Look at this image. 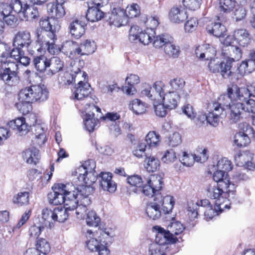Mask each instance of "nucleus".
Segmentation results:
<instances>
[{
	"instance_id": "obj_1",
	"label": "nucleus",
	"mask_w": 255,
	"mask_h": 255,
	"mask_svg": "<svg viewBox=\"0 0 255 255\" xmlns=\"http://www.w3.org/2000/svg\"><path fill=\"white\" fill-rule=\"evenodd\" d=\"M75 188L72 183L55 184L52 187L53 191L48 193L47 196L49 203L53 205L64 203L65 206H68V208L76 207V194L74 192L72 193V191Z\"/></svg>"
},
{
	"instance_id": "obj_2",
	"label": "nucleus",
	"mask_w": 255,
	"mask_h": 255,
	"mask_svg": "<svg viewBox=\"0 0 255 255\" xmlns=\"http://www.w3.org/2000/svg\"><path fill=\"white\" fill-rule=\"evenodd\" d=\"M231 188L226 186L223 182L209 184L206 189L207 196L211 199H215L217 206H223L229 201L234 199L235 189L232 191Z\"/></svg>"
},
{
	"instance_id": "obj_3",
	"label": "nucleus",
	"mask_w": 255,
	"mask_h": 255,
	"mask_svg": "<svg viewBox=\"0 0 255 255\" xmlns=\"http://www.w3.org/2000/svg\"><path fill=\"white\" fill-rule=\"evenodd\" d=\"M47 89L39 85H32L21 89L18 94L19 100L28 102H43L48 98Z\"/></svg>"
},
{
	"instance_id": "obj_4",
	"label": "nucleus",
	"mask_w": 255,
	"mask_h": 255,
	"mask_svg": "<svg viewBox=\"0 0 255 255\" xmlns=\"http://www.w3.org/2000/svg\"><path fill=\"white\" fill-rule=\"evenodd\" d=\"M96 164L93 160H89L75 169V175L81 184H93L97 180V173L95 171Z\"/></svg>"
},
{
	"instance_id": "obj_5",
	"label": "nucleus",
	"mask_w": 255,
	"mask_h": 255,
	"mask_svg": "<svg viewBox=\"0 0 255 255\" xmlns=\"http://www.w3.org/2000/svg\"><path fill=\"white\" fill-rule=\"evenodd\" d=\"M253 87H238L236 85L228 88V92L231 99L234 102L245 103L251 96L255 97V90L253 92Z\"/></svg>"
},
{
	"instance_id": "obj_6",
	"label": "nucleus",
	"mask_w": 255,
	"mask_h": 255,
	"mask_svg": "<svg viewBox=\"0 0 255 255\" xmlns=\"http://www.w3.org/2000/svg\"><path fill=\"white\" fill-rule=\"evenodd\" d=\"M29 124L26 123L25 119L23 117L17 118L10 121L8 126L12 129L17 131L20 135L26 134L29 130L30 128L37 124V118L34 114L29 115Z\"/></svg>"
},
{
	"instance_id": "obj_7",
	"label": "nucleus",
	"mask_w": 255,
	"mask_h": 255,
	"mask_svg": "<svg viewBox=\"0 0 255 255\" xmlns=\"http://www.w3.org/2000/svg\"><path fill=\"white\" fill-rule=\"evenodd\" d=\"M233 61V58H229L225 61L216 63L215 59H212L208 64V68L211 72L219 73L224 78H228L233 73L232 69Z\"/></svg>"
},
{
	"instance_id": "obj_8",
	"label": "nucleus",
	"mask_w": 255,
	"mask_h": 255,
	"mask_svg": "<svg viewBox=\"0 0 255 255\" xmlns=\"http://www.w3.org/2000/svg\"><path fill=\"white\" fill-rule=\"evenodd\" d=\"M0 67L3 70L0 79L8 85H13L18 83L19 77L16 72L17 66L14 62L8 63Z\"/></svg>"
},
{
	"instance_id": "obj_9",
	"label": "nucleus",
	"mask_w": 255,
	"mask_h": 255,
	"mask_svg": "<svg viewBox=\"0 0 255 255\" xmlns=\"http://www.w3.org/2000/svg\"><path fill=\"white\" fill-rule=\"evenodd\" d=\"M36 42L39 44L37 48H35V52H40L45 46L50 44V41L56 40V36L54 31H45L42 29H36L35 32Z\"/></svg>"
},
{
	"instance_id": "obj_10",
	"label": "nucleus",
	"mask_w": 255,
	"mask_h": 255,
	"mask_svg": "<svg viewBox=\"0 0 255 255\" xmlns=\"http://www.w3.org/2000/svg\"><path fill=\"white\" fill-rule=\"evenodd\" d=\"M31 42L30 33L27 30L20 31L15 35L13 40V45L19 48L26 47L29 53L34 55L35 54V50L30 47Z\"/></svg>"
},
{
	"instance_id": "obj_11",
	"label": "nucleus",
	"mask_w": 255,
	"mask_h": 255,
	"mask_svg": "<svg viewBox=\"0 0 255 255\" xmlns=\"http://www.w3.org/2000/svg\"><path fill=\"white\" fill-rule=\"evenodd\" d=\"M74 182L77 187L73 185L75 188L73 189L72 193L74 192L76 200H78V201L80 200L81 202L85 204H90L91 201L89 198V196L93 191V188L91 187L92 184H86V185L81 184V182L78 183L76 180Z\"/></svg>"
},
{
	"instance_id": "obj_12",
	"label": "nucleus",
	"mask_w": 255,
	"mask_h": 255,
	"mask_svg": "<svg viewBox=\"0 0 255 255\" xmlns=\"http://www.w3.org/2000/svg\"><path fill=\"white\" fill-rule=\"evenodd\" d=\"M201 207L204 208L203 211L204 216L207 220L213 219L215 216L218 215L223 211L224 208L229 209L230 206L226 203L223 206H217L215 203L214 208L208 199H202L200 200Z\"/></svg>"
},
{
	"instance_id": "obj_13",
	"label": "nucleus",
	"mask_w": 255,
	"mask_h": 255,
	"mask_svg": "<svg viewBox=\"0 0 255 255\" xmlns=\"http://www.w3.org/2000/svg\"><path fill=\"white\" fill-rule=\"evenodd\" d=\"M87 233V241L86 242V246L88 249L92 252H95L100 246V244L103 243H106L107 240L105 239H108L110 238V233L105 231H101L100 232V236L98 238H93V232L90 230H88Z\"/></svg>"
},
{
	"instance_id": "obj_14",
	"label": "nucleus",
	"mask_w": 255,
	"mask_h": 255,
	"mask_svg": "<svg viewBox=\"0 0 255 255\" xmlns=\"http://www.w3.org/2000/svg\"><path fill=\"white\" fill-rule=\"evenodd\" d=\"M228 109L229 118L232 123L238 122L246 115L244 103L232 102Z\"/></svg>"
},
{
	"instance_id": "obj_15",
	"label": "nucleus",
	"mask_w": 255,
	"mask_h": 255,
	"mask_svg": "<svg viewBox=\"0 0 255 255\" xmlns=\"http://www.w3.org/2000/svg\"><path fill=\"white\" fill-rule=\"evenodd\" d=\"M163 83L161 81H156L152 87H149L141 92L142 95L147 97L151 100H160L163 96Z\"/></svg>"
},
{
	"instance_id": "obj_16",
	"label": "nucleus",
	"mask_w": 255,
	"mask_h": 255,
	"mask_svg": "<svg viewBox=\"0 0 255 255\" xmlns=\"http://www.w3.org/2000/svg\"><path fill=\"white\" fill-rule=\"evenodd\" d=\"M99 180L100 186L104 191L114 192L117 189L115 182L112 180V174L110 172H101L97 176V180Z\"/></svg>"
},
{
	"instance_id": "obj_17",
	"label": "nucleus",
	"mask_w": 255,
	"mask_h": 255,
	"mask_svg": "<svg viewBox=\"0 0 255 255\" xmlns=\"http://www.w3.org/2000/svg\"><path fill=\"white\" fill-rule=\"evenodd\" d=\"M218 22H216L208 25L206 29L209 33L213 34L214 36L220 37L224 36L227 30L223 22L226 21V18L222 16H218Z\"/></svg>"
},
{
	"instance_id": "obj_18",
	"label": "nucleus",
	"mask_w": 255,
	"mask_h": 255,
	"mask_svg": "<svg viewBox=\"0 0 255 255\" xmlns=\"http://www.w3.org/2000/svg\"><path fill=\"white\" fill-rule=\"evenodd\" d=\"M110 22L117 26L124 24L127 20L126 13L124 8L120 7H115V5L112 9V12L109 17Z\"/></svg>"
},
{
	"instance_id": "obj_19",
	"label": "nucleus",
	"mask_w": 255,
	"mask_h": 255,
	"mask_svg": "<svg viewBox=\"0 0 255 255\" xmlns=\"http://www.w3.org/2000/svg\"><path fill=\"white\" fill-rule=\"evenodd\" d=\"M169 84L172 91L180 94L181 97L186 100L189 97L188 93L184 89L185 81L181 78L176 77L173 78L169 82Z\"/></svg>"
},
{
	"instance_id": "obj_20",
	"label": "nucleus",
	"mask_w": 255,
	"mask_h": 255,
	"mask_svg": "<svg viewBox=\"0 0 255 255\" xmlns=\"http://www.w3.org/2000/svg\"><path fill=\"white\" fill-rule=\"evenodd\" d=\"M22 157L26 163L36 165L40 158V152L36 147H31L22 151Z\"/></svg>"
},
{
	"instance_id": "obj_21",
	"label": "nucleus",
	"mask_w": 255,
	"mask_h": 255,
	"mask_svg": "<svg viewBox=\"0 0 255 255\" xmlns=\"http://www.w3.org/2000/svg\"><path fill=\"white\" fill-rule=\"evenodd\" d=\"M90 85L87 83L80 80L78 82V87L76 88L74 93V99L82 100L84 99H91L88 97L90 93Z\"/></svg>"
},
{
	"instance_id": "obj_22",
	"label": "nucleus",
	"mask_w": 255,
	"mask_h": 255,
	"mask_svg": "<svg viewBox=\"0 0 255 255\" xmlns=\"http://www.w3.org/2000/svg\"><path fill=\"white\" fill-rule=\"evenodd\" d=\"M215 50L209 44H205L198 46L195 50V54L197 57L207 60H211L215 55Z\"/></svg>"
},
{
	"instance_id": "obj_23",
	"label": "nucleus",
	"mask_w": 255,
	"mask_h": 255,
	"mask_svg": "<svg viewBox=\"0 0 255 255\" xmlns=\"http://www.w3.org/2000/svg\"><path fill=\"white\" fill-rule=\"evenodd\" d=\"M180 98H183L180 94L169 91L164 94L161 99L165 107L169 110H172L177 106Z\"/></svg>"
},
{
	"instance_id": "obj_24",
	"label": "nucleus",
	"mask_w": 255,
	"mask_h": 255,
	"mask_svg": "<svg viewBox=\"0 0 255 255\" xmlns=\"http://www.w3.org/2000/svg\"><path fill=\"white\" fill-rule=\"evenodd\" d=\"M64 62L58 57H53L48 60V69L46 70V75L49 77L63 69Z\"/></svg>"
},
{
	"instance_id": "obj_25",
	"label": "nucleus",
	"mask_w": 255,
	"mask_h": 255,
	"mask_svg": "<svg viewBox=\"0 0 255 255\" xmlns=\"http://www.w3.org/2000/svg\"><path fill=\"white\" fill-rule=\"evenodd\" d=\"M154 199L162 206L164 214H168L172 211L175 203L173 196L167 195L162 197L160 194H157Z\"/></svg>"
},
{
	"instance_id": "obj_26",
	"label": "nucleus",
	"mask_w": 255,
	"mask_h": 255,
	"mask_svg": "<svg viewBox=\"0 0 255 255\" xmlns=\"http://www.w3.org/2000/svg\"><path fill=\"white\" fill-rule=\"evenodd\" d=\"M177 241H178V239L176 237H172L163 228H159L158 232L156 236L155 243L162 246L166 244L175 243Z\"/></svg>"
},
{
	"instance_id": "obj_27",
	"label": "nucleus",
	"mask_w": 255,
	"mask_h": 255,
	"mask_svg": "<svg viewBox=\"0 0 255 255\" xmlns=\"http://www.w3.org/2000/svg\"><path fill=\"white\" fill-rule=\"evenodd\" d=\"M84 61L83 60H79L74 61L71 63V71L72 81L75 82L76 78L80 79L83 78L85 80L86 77L87 76L85 72H82L81 69L84 65Z\"/></svg>"
},
{
	"instance_id": "obj_28",
	"label": "nucleus",
	"mask_w": 255,
	"mask_h": 255,
	"mask_svg": "<svg viewBox=\"0 0 255 255\" xmlns=\"http://www.w3.org/2000/svg\"><path fill=\"white\" fill-rule=\"evenodd\" d=\"M232 102L234 101L231 99L227 91V95H222L219 97L217 103L213 104V108L215 112L220 113V111L223 113L225 110L229 108Z\"/></svg>"
},
{
	"instance_id": "obj_29",
	"label": "nucleus",
	"mask_w": 255,
	"mask_h": 255,
	"mask_svg": "<svg viewBox=\"0 0 255 255\" xmlns=\"http://www.w3.org/2000/svg\"><path fill=\"white\" fill-rule=\"evenodd\" d=\"M85 26L81 21L75 19L70 22L68 27L72 36L79 39L85 33Z\"/></svg>"
},
{
	"instance_id": "obj_30",
	"label": "nucleus",
	"mask_w": 255,
	"mask_h": 255,
	"mask_svg": "<svg viewBox=\"0 0 255 255\" xmlns=\"http://www.w3.org/2000/svg\"><path fill=\"white\" fill-rule=\"evenodd\" d=\"M169 16L171 21L178 23L184 22L187 18L186 10L181 7H172L170 11Z\"/></svg>"
},
{
	"instance_id": "obj_31",
	"label": "nucleus",
	"mask_w": 255,
	"mask_h": 255,
	"mask_svg": "<svg viewBox=\"0 0 255 255\" xmlns=\"http://www.w3.org/2000/svg\"><path fill=\"white\" fill-rule=\"evenodd\" d=\"M61 51L71 59L78 57V44L72 41H66L61 46Z\"/></svg>"
},
{
	"instance_id": "obj_32",
	"label": "nucleus",
	"mask_w": 255,
	"mask_h": 255,
	"mask_svg": "<svg viewBox=\"0 0 255 255\" xmlns=\"http://www.w3.org/2000/svg\"><path fill=\"white\" fill-rule=\"evenodd\" d=\"M96 49V45L93 41L87 39L78 45V56L88 55L94 53Z\"/></svg>"
},
{
	"instance_id": "obj_33",
	"label": "nucleus",
	"mask_w": 255,
	"mask_h": 255,
	"mask_svg": "<svg viewBox=\"0 0 255 255\" xmlns=\"http://www.w3.org/2000/svg\"><path fill=\"white\" fill-rule=\"evenodd\" d=\"M68 206H65L64 207H58L55 208L54 209V222L57 221L60 223H63L67 220L69 213L68 211H73L75 210V207H70V208H68Z\"/></svg>"
},
{
	"instance_id": "obj_34",
	"label": "nucleus",
	"mask_w": 255,
	"mask_h": 255,
	"mask_svg": "<svg viewBox=\"0 0 255 255\" xmlns=\"http://www.w3.org/2000/svg\"><path fill=\"white\" fill-rule=\"evenodd\" d=\"M146 213L149 218L155 220L159 219L161 215L160 205L154 199L153 202H150L147 205Z\"/></svg>"
},
{
	"instance_id": "obj_35",
	"label": "nucleus",
	"mask_w": 255,
	"mask_h": 255,
	"mask_svg": "<svg viewBox=\"0 0 255 255\" xmlns=\"http://www.w3.org/2000/svg\"><path fill=\"white\" fill-rule=\"evenodd\" d=\"M213 180L217 183H221V182L226 184V186L231 188L232 191H234L235 189V185L231 184L227 173L223 170L218 169L213 175Z\"/></svg>"
},
{
	"instance_id": "obj_36",
	"label": "nucleus",
	"mask_w": 255,
	"mask_h": 255,
	"mask_svg": "<svg viewBox=\"0 0 255 255\" xmlns=\"http://www.w3.org/2000/svg\"><path fill=\"white\" fill-rule=\"evenodd\" d=\"M35 54L33 55L34 57L32 60L35 68L40 72H46L49 59L44 55L36 56Z\"/></svg>"
},
{
	"instance_id": "obj_37",
	"label": "nucleus",
	"mask_w": 255,
	"mask_h": 255,
	"mask_svg": "<svg viewBox=\"0 0 255 255\" xmlns=\"http://www.w3.org/2000/svg\"><path fill=\"white\" fill-rule=\"evenodd\" d=\"M104 13L100 9L99 7L88 5V9L86 14L87 20L95 22L100 20L104 17Z\"/></svg>"
},
{
	"instance_id": "obj_38",
	"label": "nucleus",
	"mask_w": 255,
	"mask_h": 255,
	"mask_svg": "<svg viewBox=\"0 0 255 255\" xmlns=\"http://www.w3.org/2000/svg\"><path fill=\"white\" fill-rule=\"evenodd\" d=\"M234 36L239 44L243 47L247 46L251 40L249 33L244 29L236 30L234 32Z\"/></svg>"
},
{
	"instance_id": "obj_39",
	"label": "nucleus",
	"mask_w": 255,
	"mask_h": 255,
	"mask_svg": "<svg viewBox=\"0 0 255 255\" xmlns=\"http://www.w3.org/2000/svg\"><path fill=\"white\" fill-rule=\"evenodd\" d=\"M222 54L229 58H233L235 62V59H239L242 57V52L241 49L237 46L234 45L225 46L223 48Z\"/></svg>"
},
{
	"instance_id": "obj_40",
	"label": "nucleus",
	"mask_w": 255,
	"mask_h": 255,
	"mask_svg": "<svg viewBox=\"0 0 255 255\" xmlns=\"http://www.w3.org/2000/svg\"><path fill=\"white\" fill-rule=\"evenodd\" d=\"M9 45L3 42H0V66L11 62L9 60Z\"/></svg>"
},
{
	"instance_id": "obj_41",
	"label": "nucleus",
	"mask_w": 255,
	"mask_h": 255,
	"mask_svg": "<svg viewBox=\"0 0 255 255\" xmlns=\"http://www.w3.org/2000/svg\"><path fill=\"white\" fill-rule=\"evenodd\" d=\"M144 166L148 172H153L159 169L160 161L154 156L146 157L144 161Z\"/></svg>"
},
{
	"instance_id": "obj_42",
	"label": "nucleus",
	"mask_w": 255,
	"mask_h": 255,
	"mask_svg": "<svg viewBox=\"0 0 255 255\" xmlns=\"http://www.w3.org/2000/svg\"><path fill=\"white\" fill-rule=\"evenodd\" d=\"M29 192L27 191L19 192L14 195L12 199L13 204L18 206H25L29 204Z\"/></svg>"
},
{
	"instance_id": "obj_43",
	"label": "nucleus",
	"mask_w": 255,
	"mask_h": 255,
	"mask_svg": "<svg viewBox=\"0 0 255 255\" xmlns=\"http://www.w3.org/2000/svg\"><path fill=\"white\" fill-rule=\"evenodd\" d=\"M129 107L136 115H141L146 111V104L139 99H134L130 103Z\"/></svg>"
},
{
	"instance_id": "obj_44",
	"label": "nucleus",
	"mask_w": 255,
	"mask_h": 255,
	"mask_svg": "<svg viewBox=\"0 0 255 255\" xmlns=\"http://www.w3.org/2000/svg\"><path fill=\"white\" fill-rule=\"evenodd\" d=\"M147 183L149 184L157 193L161 190L164 185L162 177L157 174L151 175Z\"/></svg>"
},
{
	"instance_id": "obj_45",
	"label": "nucleus",
	"mask_w": 255,
	"mask_h": 255,
	"mask_svg": "<svg viewBox=\"0 0 255 255\" xmlns=\"http://www.w3.org/2000/svg\"><path fill=\"white\" fill-rule=\"evenodd\" d=\"M153 45L155 48H161L163 46H165L168 42L173 39V37L167 34H162L156 36L153 35Z\"/></svg>"
},
{
	"instance_id": "obj_46",
	"label": "nucleus",
	"mask_w": 255,
	"mask_h": 255,
	"mask_svg": "<svg viewBox=\"0 0 255 255\" xmlns=\"http://www.w3.org/2000/svg\"><path fill=\"white\" fill-rule=\"evenodd\" d=\"M200 207H201L200 201L196 203L192 201L188 202L187 214L191 220L197 218L199 212L200 211Z\"/></svg>"
},
{
	"instance_id": "obj_47",
	"label": "nucleus",
	"mask_w": 255,
	"mask_h": 255,
	"mask_svg": "<svg viewBox=\"0 0 255 255\" xmlns=\"http://www.w3.org/2000/svg\"><path fill=\"white\" fill-rule=\"evenodd\" d=\"M94 112L86 113L84 120V125L86 129L91 132L94 130V128L98 123V120L94 118Z\"/></svg>"
},
{
	"instance_id": "obj_48",
	"label": "nucleus",
	"mask_w": 255,
	"mask_h": 255,
	"mask_svg": "<svg viewBox=\"0 0 255 255\" xmlns=\"http://www.w3.org/2000/svg\"><path fill=\"white\" fill-rule=\"evenodd\" d=\"M250 142L249 135L240 131L236 133L234 136V143L238 147L247 146Z\"/></svg>"
},
{
	"instance_id": "obj_49",
	"label": "nucleus",
	"mask_w": 255,
	"mask_h": 255,
	"mask_svg": "<svg viewBox=\"0 0 255 255\" xmlns=\"http://www.w3.org/2000/svg\"><path fill=\"white\" fill-rule=\"evenodd\" d=\"M185 227L180 222L175 221L171 222L167 226V231L172 237H175L182 233Z\"/></svg>"
},
{
	"instance_id": "obj_50",
	"label": "nucleus",
	"mask_w": 255,
	"mask_h": 255,
	"mask_svg": "<svg viewBox=\"0 0 255 255\" xmlns=\"http://www.w3.org/2000/svg\"><path fill=\"white\" fill-rule=\"evenodd\" d=\"M36 249L38 251L39 253L46 255L51 250V247L49 242L44 238H39L37 240L35 244Z\"/></svg>"
},
{
	"instance_id": "obj_51",
	"label": "nucleus",
	"mask_w": 255,
	"mask_h": 255,
	"mask_svg": "<svg viewBox=\"0 0 255 255\" xmlns=\"http://www.w3.org/2000/svg\"><path fill=\"white\" fill-rule=\"evenodd\" d=\"M42 218L44 220V226H48L49 228L52 227L53 222H54V210H51L48 208L43 209L42 211Z\"/></svg>"
},
{
	"instance_id": "obj_52",
	"label": "nucleus",
	"mask_w": 255,
	"mask_h": 255,
	"mask_svg": "<svg viewBox=\"0 0 255 255\" xmlns=\"http://www.w3.org/2000/svg\"><path fill=\"white\" fill-rule=\"evenodd\" d=\"M145 142L149 147H156L160 142V136L155 131H149L145 137Z\"/></svg>"
},
{
	"instance_id": "obj_53",
	"label": "nucleus",
	"mask_w": 255,
	"mask_h": 255,
	"mask_svg": "<svg viewBox=\"0 0 255 255\" xmlns=\"http://www.w3.org/2000/svg\"><path fill=\"white\" fill-rule=\"evenodd\" d=\"M173 39L168 42L164 47V51L166 54L173 58H177L180 54L179 48L173 43Z\"/></svg>"
},
{
	"instance_id": "obj_54",
	"label": "nucleus",
	"mask_w": 255,
	"mask_h": 255,
	"mask_svg": "<svg viewBox=\"0 0 255 255\" xmlns=\"http://www.w3.org/2000/svg\"><path fill=\"white\" fill-rule=\"evenodd\" d=\"M85 219L87 224L89 226L97 227L101 221L100 218L93 210L89 211L86 214Z\"/></svg>"
},
{
	"instance_id": "obj_55",
	"label": "nucleus",
	"mask_w": 255,
	"mask_h": 255,
	"mask_svg": "<svg viewBox=\"0 0 255 255\" xmlns=\"http://www.w3.org/2000/svg\"><path fill=\"white\" fill-rule=\"evenodd\" d=\"M236 3L235 0H220L219 8L224 12H230L235 7Z\"/></svg>"
},
{
	"instance_id": "obj_56",
	"label": "nucleus",
	"mask_w": 255,
	"mask_h": 255,
	"mask_svg": "<svg viewBox=\"0 0 255 255\" xmlns=\"http://www.w3.org/2000/svg\"><path fill=\"white\" fill-rule=\"evenodd\" d=\"M221 115H223V113L220 111V113L214 110L212 112H209L207 115V123L214 127H217L220 121L219 116Z\"/></svg>"
},
{
	"instance_id": "obj_57",
	"label": "nucleus",
	"mask_w": 255,
	"mask_h": 255,
	"mask_svg": "<svg viewBox=\"0 0 255 255\" xmlns=\"http://www.w3.org/2000/svg\"><path fill=\"white\" fill-rule=\"evenodd\" d=\"M248 158V155L247 154H238L235 156V160L237 161L238 160L241 162V164L245 166L247 169L249 170H254L255 169V163L252 161H246Z\"/></svg>"
},
{
	"instance_id": "obj_58",
	"label": "nucleus",
	"mask_w": 255,
	"mask_h": 255,
	"mask_svg": "<svg viewBox=\"0 0 255 255\" xmlns=\"http://www.w3.org/2000/svg\"><path fill=\"white\" fill-rule=\"evenodd\" d=\"M27 0H11L12 10L20 15L23 9V6L27 4Z\"/></svg>"
},
{
	"instance_id": "obj_59",
	"label": "nucleus",
	"mask_w": 255,
	"mask_h": 255,
	"mask_svg": "<svg viewBox=\"0 0 255 255\" xmlns=\"http://www.w3.org/2000/svg\"><path fill=\"white\" fill-rule=\"evenodd\" d=\"M49 11L52 13L53 17L56 18H60L65 14V9L63 5L60 4H53Z\"/></svg>"
},
{
	"instance_id": "obj_60",
	"label": "nucleus",
	"mask_w": 255,
	"mask_h": 255,
	"mask_svg": "<svg viewBox=\"0 0 255 255\" xmlns=\"http://www.w3.org/2000/svg\"><path fill=\"white\" fill-rule=\"evenodd\" d=\"M127 182L130 185L137 188L136 191L143 185V181L141 176L138 175H133L128 176L127 179Z\"/></svg>"
},
{
	"instance_id": "obj_61",
	"label": "nucleus",
	"mask_w": 255,
	"mask_h": 255,
	"mask_svg": "<svg viewBox=\"0 0 255 255\" xmlns=\"http://www.w3.org/2000/svg\"><path fill=\"white\" fill-rule=\"evenodd\" d=\"M216 167L218 169L223 170L227 173V171L232 169L233 166L230 160L224 157L219 160Z\"/></svg>"
},
{
	"instance_id": "obj_62",
	"label": "nucleus",
	"mask_w": 255,
	"mask_h": 255,
	"mask_svg": "<svg viewBox=\"0 0 255 255\" xmlns=\"http://www.w3.org/2000/svg\"><path fill=\"white\" fill-rule=\"evenodd\" d=\"M19 102L16 104V107L18 111L23 115L28 114L32 110L31 102L19 100Z\"/></svg>"
},
{
	"instance_id": "obj_63",
	"label": "nucleus",
	"mask_w": 255,
	"mask_h": 255,
	"mask_svg": "<svg viewBox=\"0 0 255 255\" xmlns=\"http://www.w3.org/2000/svg\"><path fill=\"white\" fill-rule=\"evenodd\" d=\"M177 159L176 153L173 149L167 150L161 158L163 162L170 164L174 162Z\"/></svg>"
},
{
	"instance_id": "obj_64",
	"label": "nucleus",
	"mask_w": 255,
	"mask_h": 255,
	"mask_svg": "<svg viewBox=\"0 0 255 255\" xmlns=\"http://www.w3.org/2000/svg\"><path fill=\"white\" fill-rule=\"evenodd\" d=\"M149 255H165L164 248L156 243L150 245L148 248Z\"/></svg>"
}]
</instances>
